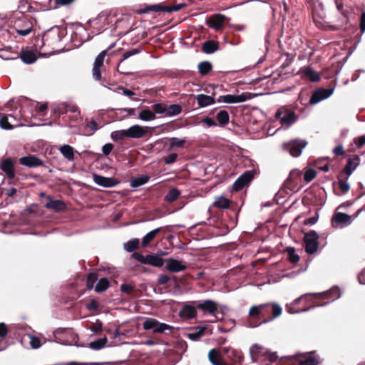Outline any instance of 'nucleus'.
Listing matches in <instances>:
<instances>
[{"label": "nucleus", "mask_w": 365, "mask_h": 365, "mask_svg": "<svg viewBox=\"0 0 365 365\" xmlns=\"http://www.w3.org/2000/svg\"><path fill=\"white\" fill-rule=\"evenodd\" d=\"M282 312V307L275 303L252 306L249 310L248 325L250 327H257L260 324H267L280 316Z\"/></svg>", "instance_id": "f257e3e1"}, {"label": "nucleus", "mask_w": 365, "mask_h": 365, "mask_svg": "<svg viewBox=\"0 0 365 365\" xmlns=\"http://www.w3.org/2000/svg\"><path fill=\"white\" fill-rule=\"evenodd\" d=\"M340 297L339 287L334 286L330 289L319 293H307L294 300V304H304L301 311H307L312 307L324 306Z\"/></svg>", "instance_id": "f03ea898"}, {"label": "nucleus", "mask_w": 365, "mask_h": 365, "mask_svg": "<svg viewBox=\"0 0 365 365\" xmlns=\"http://www.w3.org/2000/svg\"><path fill=\"white\" fill-rule=\"evenodd\" d=\"M308 143L304 139H293L283 143V149L288 152L292 157L297 158L301 155L302 150Z\"/></svg>", "instance_id": "7ed1b4c3"}, {"label": "nucleus", "mask_w": 365, "mask_h": 365, "mask_svg": "<svg viewBox=\"0 0 365 365\" xmlns=\"http://www.w3.org/2000/svg\"><path fill=\"white\" fill-rule=\"evenodd\" d=\"M64 31L58 27L52 28L44 33L41 41L43 46H53L59 43L63 36Z\"/></svg>", "instance_id": "20e7f679"}, {"label": "nucleus", "mask_w": 365, "mask_h": 365, "mask_svg": "<svg viewBox=\"0 0 365 365\" xmlns=\"http://www.w3.org/2000/svg\"><path fill=\"white\" fill-rule=\"evenodd\" d=\"M33 23L26 16L17 18L14 21L13 28L16 33L22 36L29 35L33 31Z\"/></svg>", "instance_id": "39448f33"}, {"label": "nucleus", "mask_w": 365, "mask_h": 365, "mask_svg": "<svg viewBox=\"0 0 365 365\" xmlns=\"http://www.w3.org/2000/svg\"><path fill=\"white\" fill-rule=\"evenodd\" d=\"M275 118L280 120L282 125L290 126L295 123L297 115L292 110L286 106H282L277 110Z\"/></svg>", "instance_id": "423d86ee"}, {"label": "nucleus", "mask_w": 365, "mask_h": 365, "mask_svg": "<svg viewBox=\"0 0 365 365\" xmlns=\"http://www.w3.org/2000/svg\"><path fill=\"white\" fill-rule=\"evenodd\" d=\"M131 257L142 264H150L156 267H161L164 264L163 259L155 255H148L144 256L140 252H134Z\"/></svg>", "instance_id": "0eeeda50"}, {"label": "nucleus", "mask_w": 365, "mask_h": 365, "mask_svg": "<svg viewBox=\"0 0 365 365\" xmlns=\"http://www.w3.org/2000/svg\"><path fill=\"white\" fill-rule=\"evenodd\" d=\"M145 330H152L153 333H163L166 330L172 331L173 327L167 324L160 323L153 318H147L143 323Z\"/></svg>", "instance_id": "6e6552de"}, {"label": "nucleus", "mask_w": 365, "mask_h": 365, "mask_svg": "<svg viewBox=\"0 0 365 365\" xmlns=\"http://www.w3.org/2000/svg\"><path fill=\"white\" fill-rule=\"evenodd\" d=\"M319 235L314 230H311L304 234V242L305 244V251L307 253L312 255L315 253L319 247Z\"/></svg>", "instance_id": "1a4fd4ad"}, {"label": "nucleus", "mask_w": 365, "mask_h": 365, "mask_svg": "<svg viewBox=\"0 0 365 365\" xmlns=\"http://www.w3.org/2000/svg\"><path fill=\"white\" fill-rule=\"evenodd\" d=\"M220 351L222 354L229 359L231 363L230 365H242L244 356L242 353L230 346L220 347Z\"/></svg>", "instance_id": "9d476101"}, {"label": "nucleus", "mask_w": 365, "mask_h": 365, "mask_svg": "<svg viewBox=\"0 0 365 365\" xmlns=\"http://www.w3.org/2000/svg\"><path fill=\"white\" fill-rule=\"evenodd\" d=\"M192 303L196 304L197 309L202 311L205 314L214 315L218 312V304L213 300L195 301Z\"/></svg>", "instance_id": "9b49d317"}, {"label": "nucleus", "mask_w": 365, "mask_h": 365, "mask_svg": "<svg viewBox=\"0 0 365 365\" xmlns=\"http://www.w3.org/2000/svg\"><path fill=\"white\" fill-rule=\"evenodd\" d=\"M302 173L298 170H292L284 182V187L291 191H297L298 182L300 180Z\"/></svg>", "instance_id": "f8f14e48"}, {"label": "nucleus", "mask_w": 365, "mask_h": 365, "mask_svg": "<svg viewBox=\"0 0 365 365\" xmlns=\"http://www.w3.org/2000/svg\"><path fill=\"white\" fill-rule=\"evenodd\" d=\"M250 353L253 355H263L269 362H276L278 360V356L274 352L264 351L263 348L258 344H254L250 348Z\"/></svg>", "instance_id": "ddd939ff"}, {"label": "nucleus", "mask_w": 365, "mask_h": 365, "mask_svg": "<svg viewBox=\"0 0 365 365\" xmlns=\"http://www.w3.org/2000/svg\"><path fill=\"white\" fill-rule=\"evenodd\" d=\"M0 169L5 173L9 179L15 177V168L13 160L10 158L2 159L0 161Z\"/></svg>", "instance_id": "4468645a"}, {"label": "nucleus", "mask_w": 365, "mask_h": 365, "mask_svg": "<svg viewBox=\"0 0 365 365\" xmlns=\"http://www.w3.org/2000/svg\"><path fill=\"white\" fill-rule=\"evenodd\" d=\"M333 93L332 88H319L316 90L312 95L309 103L316 104L319 101L329 98Z\"/></svg>", "instance_id": "2eb2a0df"}, {"label": "nucleus", "mask_w": 365, "mask_h": 365, "mask_svg": "<svg viewBox=\"0 0 365 365\" xmlns=\"http://www.w3.org/2000/svg\"><path fill=\"white\" fill-rule=\"evenodd\" d=\"M227 20V18L221 14H217L212 15L207 21V25L209 27L215 29L216 31L222 29L225 22Z\"/></svg>", "instance_id": "dca6fc26"}, {"label": "nucleus", "mask_w": 365, "mask_h": 365, "mask_svg": "<svg viewBox=\"0 0 365 365\" xmlns=\"http://www.w3.org/2000/svg\"><path fill=\"white\" fill-rule=\"evenodd\" d=\"M148 130V127H142L139 125H134L125 130L128 138H140L146 135Z\"/></svg>", "instance_id": "f3484780"}, {"label": "nucleus", "mask_w": 365, "mask_h": 365, "mask_svg": "<svg viewBox=\"0 0 365 365\" xmlns=\"http://www.w3.org/2000/svg\"><path fill=\"white\" fill-rule=\"evenodd\" d=\"M106 55V51H103L96 58L93 68V76L97 81H100L101 79V68L103 64Z\"/></svg>", "instance_id": "a211bd4d"}, {"label": "nucleus", "mask_w": 365, "mask_h": 365, "mask_svg": "<svg viewBox=\"0 0 365 365\" xmlns=\"http://www.w3.org/2000/svg\"><path fill=\"white\" fill-rule=\"evenodd\" d=\"M297 361L299 365H317L319 363V358L315 354V351H312L299 356Z\"/></svg>", "instance_id": "6ab92c4d"}, {"label": "nucleus", "mask_w": 365, "mask_h": 365, "mask_svg": "<svg viewBox=\"0 0 365 365\" xmlns=\"http://www.w3.org/2000/svg\"><path fill=\"white\" fill-rule=\"evenodd\" d=\"M247 99V96L242 93L241 95H225L220 96L217 99V102H224L226 103H237L246 101Z\"/></svg>", "instance_id": "aec40b11"}, {"label": "nucleus", "mask_w": 365, "mask_h": 365, "mask_svg": "<svg viewBox=\"0 0 365 365\" xmlns=\"http://www.w3.org/2000/svg\"><path fill=\"white\" fill-rule=\"evenodd\" d=\"M93 181L98 185L104 187H112L115 186L118 182L115 178H107L100 175H93Z\"/></svg>", "instance_id": "412c9836"}, {"label": "nucleus", "mask_w": 365, "mask_h": 365, "mask_svg": "<svg viewBox=\"0 0 365 365\" xmlns=\"http://www.w3.org/2000/svg\"><path fill=\"white\" fill-rule=\"evenodd\" d=\"M20 164L29 167L36 168L43 165V161L33 155L22 157L19 159Z\"/></svg>", "instance_id": "4be33fe9"}, {"label": "nucleus", "mask_w": 365, "mask_h": 365, "mask_svg": "<svg viewBox=\"0 0 365 365\" xmlns=\"http://www.w3.org/2000/svg\"><path fill=\"white\" fill-rule=\"evenodd\" d=\"M215 93H213L212 96L198 94L195 96V99L197 101L200 108H204L210 105H213L217 101L215 98Z\"/></svg>", "instance_id": "5701e85b"}, {"label": "nucleus", "mask_w": 365, "mask_h": 365, "mask_svg": "<svg viewBox=\"0 0 365 365\" xmlns=\"http://www.w3.org/2000/svg\"><path fill=\"white\" fill-rule=\"evenodd\" d=\"M165 268L170 272H178L184 271L186 269V265L178 259L169 258L166 259Z\"/></svg>", "instance_id": "b1692460"}, {"label": "nucleus", "mask_w": 365, "mask_h": 365, "mask_svg": "<svg viewBox=\"0 0 365 365\" xmlns=\"http://www.w3.org/2000/svg\"><path fill=\"white\" fill-rule=\"evenodd\" d=\"M359 161L360 158L358 155H354L353 158H349L346 165L339 173L344 174L347 176H350L352 172L359 165Z\"/></svg>", "instance_id": "393cba45"}, {"label": "nucleus", "mask_w": 365, "mask_h": 365, "mask_svg": "<svg viewBox=\"0 0 365 365\" xmlns=\"http://www.w3.org/2000/svg\"><path fill=\"white\" fill-rule=\"evenodd\" d=\"M48 202L45 207L47 209L53 210L56 212H61L66 208L65 202L60 200H53L51 196L47 197Z\"/></svg>", "instance_id": "a878e982"}, {"label": "nucleus", "mask_w": 365, "mask_h": 365, "mask_svg": "<svg viewBox=\"0 0 365 365\" xmlns=\"http://www.w3.org/2000/svg\"><path fill=\"white\" fill-rule=\"evenodd\" d=\"M196 304H185L180 312V315L186 319H193L197 316Z\"/></svg>", "instance_id": "bb28decb"}, {"label": "nucleus", "mask_w": 365, "mask_h": 365, "mask_svg": "<svg viewBox=\"0 0 365 365\" xmlns=\"http://www.w3.org/2000/svg\"><path fill=\"white\" fill-rule=\"evenodd\" d=\"M207 330V326H197L193 328L192 331L187 333L186 336L192 341H198L202 336L205 335Z\"/></svg>", "instance_id": "cd10ccee"}, {"label": "nucleus", "mask_w": 365, "mask_h": 365, "mask_svg": "<svg viewBox=\"0 0 365 365\" xmlns=\"http://www.w3.org/2000/svg\"><path fill=\"white\" fill-rule=\"evenodd\" d=\"M351 222L352 217L344 212H335L331 217V222H336L337 225L351 224Z\"/></svg>", "instance_id": "c85d7f7f"}, {"label": "nucleus", "mask_w": 365, "mask_h": 365, "mask_svg": "<svg viewBox=\"0 0 365 365\" xmlns=\"http://www.w3.org/2000/svg\"><path fill=\"white\" fill-rule=\"evenodd\" d=\"M59 151L62 154V155L66 158L68 161L72 162L75 159V153L79 155V153L74 150V148L69 145H63L60 147Z\"/></svg>", "instance_id": "c756f323"}, {"label": "nucleus", "mask_w": 365, "mask_h": 365, "mask_svg": "<svg viewBox=\"0 0 365 365\" xmlns=\"http://www.w3.org/2000/svg\"><path fill=\"white\" fill-rule=\"evenodd\" d=\"M301 72L305 77L308 78L312 82H318L320 81V75L309 66L301 68Z\"/></svg>", "instance_id": "7c9ffc66"}, {"label": "nucleus", "mask_w": 365, "mask_h": 365, "mask_svg": "<svg viewBox=\"0 0 365 365\" xmlns=\"http://www.w3.org/2000/svg\"><path fill=\"white\" fill-rule=\"evenodd\" d=\"M20 57L23 62L27 64L34 63L37 60L36 53L34 51H21L20 55L16 58Z\"/></svg>", "instance_id": "2f4dec72"}, {"label": "nucleus", "mask_w": 365, "mask_h": 365, "mask_svg": "<svg viewBox=\"0 0 365 365\" xmlns=\"http://www.w3.org/2000/svg\"><path fill=\"white\" fill-rule=\"evenodd\" d=\"M349 176L345 175L344 174L339 173L337 176V184L339 186V188L340 189L341 193V194H346L350 190V185L347 182V180Z\"/></svg>", "instance_id": "473e14b6"}, {"label": "nucleus", "mask_w": 365, "mask_h": 365, "mask_svg": "<svg viewBox=\"0 0 365 365\" xmlns=\"http://www.w3.org/2000/svg\"><path fill=\"white\" fill-rule=\"evenodd\" d=\"M219 49L218 42L212 40L206 41L202 43V51L207 54L212 53Z\"/></svg>", "instance_id": "72a5a7b5"}, {"label": "nucleus", "mask_w": 365, "mask_h": 365, "mask_svg": "<svg viewBox=\"0 0 365 365\" xmlns=\"http://www.w3.org/2000/svg\"><path fill=\"white\" fill-rule=\"evenodd\" d=\"M168 10V6H165L163 4H153V5H149L145 6L144 9H142L140 10V14H146L149 13L150 11L153 12H167Z\"/></svg>", "instance_id": "f704fd0d"}, {"label": "nucleus", "mask_w": 365, "mask_h": 365, "mask_svg": "<svg viewBox=\"0 0 365 365\" xmlns=\"http://www.w3.org/2000/svg\"><path fill=\"white\" fill-rule=\"evenodd\" d=\"M337 10L341 14L344 20L343 24H346L349 21V16L351 14V9H344V4L341 0H335Z\"/></svg>", "instance_id": "c9c22d12"}, {"label": "nucleus", "mask_w": 365, "mask_h": 365, "mask_svg": "<svg viewBox=\"0 0 365 365\" xmlns=\"http://www.w3.org/2000/svg\"><path fill=\"white\" fill-rule=\"evenodd\" d=\"M161 231V228L159 227V228H157V229H155L150 232H149L143 238V240H142V247H146L149 244L150 242H151L154 239L155 237H156V235Z\"/></svg>", "instance_id": "e433bc0d"}, {"label": "nucleus", "mask_w": 365, "mask_h": 365, "mask_svg": "<svg viewBox=\"0 0 365 365\" xmlns=\"http://www.w3.org/2000/svg\"><path fill=\"white\" fill-rule=\"evenodd\" d=\"M138 118L144 121H150L156 118L155 113L148 109H143L138 114Z\"/></svg>", "instance_id": "4c0bfd02"}, {"label": "nucleus", "mask_w": 365, "mask_h": 365, "mask_svg": "<svg viewBox=\"0 0 365 365\" xmlns=\"http://www.w3.org/2000/svg\"><path fill=\"white\" fill-rule=\"evenodd\" d=\"M197 68L200 75L206 76L212 71V66L209 61H202L198 64Z\"/></svg>", "instance_id": "58836bf2"}, {"label": "nucleus", "mask_w": 365, "mask_h": 365, "mask_svg": "<svg viewBox=\"0 0 365 365\" xmlns=\"http://www.w3.org/2000/svg\"><path fill=\"white\" fill-rule=\"evenodd\" d=\"M216 118L221 126H225L229 123V113L227 110H222L219 113H217Z\"/></svg>", "instance_id": "ea45409f"}, {"label": "nucleus", "mask_w": 365, "mask_h": 365, "mask_svg": "<svg viewBox=\"0 0 365 365\" xmlns=\"http://www.w3.org/2000/svg\"><path fill=\"white\" fill-rule=\"evenodd\" d=\"M180 195V191L175 188H171L165 196V200L168 202H173L175 201Z\"/></svg>", "instance_id": "a19ab883"}, {"label": "nucleus", "mask_w": 365, "mask_h": 365, "mask_svg": "<svg viewBox=\"0 0 365 365\" xmlns=\"http://www.w3.org/2000/svg\"><path fill=\"white\" fill-rule=\"evenodd\" d=\"M110 286L108 279L106 277L101 278L95 287V291L98 293H101L106 291Z\"/></svg>", "instance_id": "79ce46f5"}, {"label": "nucleus", "mask_w": 365, "mask_h": 365, "mask_svg": "<svg viewBox=\"0 0 365 365\" xmlns=\"http://www.w3.org/2000/svg\"><path fill=\"white\" fill-rule=\"evenodd\" d=\"M182 108L180 104H172L167 106L166 116H175L180 114Z\"/></svg>", "instance_id": "37998d69"}, {"label": "nucleus", "mask_w": 365, "mask_h": 365, "mask_svg": "<svg viewBox=\"0 0 365 365\" xmlns=\"http://www.w3.org/2000/svg\"><path fill=\"white\" fill-rule=\"evenodd\" d=\"M150 177L148 175H141L131 180L130 185L133 187L141 186L148 182Z\"/></svg>", "instance_id": "c03bdc74"}, {"label": "nucleus", "mask_w": 365, "mask_h": 365, "mask_svg": "<svg viewBox=\"0 0 365 365\" xmlns=\"http://www.w3.org/2000/svg\"><path fill=\"white\" fill-rule=\"evenodd\" d=\"M108 341L107 337L104 336L103 338L97 339L94 341H92L89 344V347L94 350H99L103 348Z\"/></svg>", "instance_id": "a18cd8bd"}, {"label": "nucleus", "mask_w": 365, "mask_h": 365, "mask_svg": "<svg viewBox=\"0 0 365 365\" xmlns=\"http://www.w3.org/2000/svg\"><path fill=\"white\" fill-rule=\"evenodd\" d=\"M139 244L140 241L138 239H132L124 245V248L127 252H132L139 247Z\"/></svg>", "instance_id": "49530a36"}, {"label": "nucleus", "mask_w": 365, "mask_h": 365, "mask_svg": "<svg viewBox=\"0 0 365 365\" xmlns=\"http://www.w3.org/2000/svg\"><path fill=\"white\" fill-rule=\"evenodd\" d=\"M286 252L288 255V259L292 263H297L299 261V256L295 253V249L293 247H287Z\"/></svg>", "instance_id": "de8ad7c7"}, {"label": "nucleus", "mask_w": 365, "mask_h": 365, "mask_svg": "<svg viewBox=\"0 0 365 365\" xmlns=\"http://www.w3.org/2000/svg\"><path fill=\"white\" fill-rule=\"evenodd\" d=\"M230 203V201L228 199L224 197H220L214 202L213 206L217 208L226 209L229 207Z\"/></svg>", "instance_id": "09e8293b"}, {"label": "nucleus", "mask_w": 365, "mask_h": 365, "mask_svg": "<svg viewBox=\"0 0 365 365\" xmlns=\"http://www.w3.org/2000/svg\"><path fill=\"white\" fill-rule=\"evenodd\" d=\"M111 138L115 142H120L125 138H128L125 130H115L111 133Z\"/></svg>", "instance_id": "8fccbe9b"}, {"label": "nucleus", "mask_w": 365, "mask_h": 365, "mask_svg": "<svg viewBox=\"0 0 365 365\" xmlns=\"http://www.w3.org/2000/svg\"><path fill=\"white\" fill-rule=\"evenodd\" d=\"M98 279V274L96 272H91L87 275L86 287L91 290L93 288L95 283Z\"/></svg>", "instance_id": "3c124183"}, {"label": "nucleus", "mask_w": 365, "mask_h": 365, "mask_svg": "<svg viewBox=\"0 0 365 365\" xmlns=\"http://www.w3.org/2000/svg\"><path fill=\"white\" fill-rule=\"evenodd\" d=\"M99 128L98 123L92 120L86 124L85 133L87 135H91Z\"/></svg>", "instance_id": "603ef678"}, {"label": "nucleus", "mask_w": 365, "mask_h": 365, "mask_svg": "<svg viewBox=\"0 0 365 365\" xmlns=\"http://www.w3.org/2000/svg\"><path fill=\"white\" fill-rule=\"evenodd\" d=\"M120 289L121 292L129 296H132L133 292L136 290L135 285L128 283L122 284Z\"/></svg>", "instance_id": "864d4df0"}, {"label": "nucleus", "mask_w": 365, "mask_h": 365, "mask_svg": "<svg viewBox=\"0 0 365 365\" xmlns=\"http://www.w3.org/2000/svg\"><path fill=\"white\" fill-rule=\"evenodd\" d=\"M0 127L4 130H11L14 128L9 122L7 115L0 113Z\"/></svg>", "instance_id": "5fc2aeb1"}, {"label": "nucleus", "mask_w": 365, "mask_h": 365, "mask_svg": "<svg viewBox=\"0 0 365 365\" xmlns=\"http://www.w3.org/2000/svg\"><path fill=\"white\" fill-rule=\"evenodd\" d=\"M153 111L155 114H164L166 116L167 105L161 103H155L153 106Z\"/></svg>", "instance_id": "6e6d98bb"}, {"label": "nucleus", "mask_w": 365, "mask_h": 365, "mask_svg": "<svg viewBox=\"0 0 365 365\" xmlns=\"http://www.w3.org/2000/svg\"><path fill=\"white\" fill-rule=\"evenodd\" d=\"M170 143L169 149H172L175 147L177 148H182L186 143V140L185 139H179L178 138H171L170 139Z\"/></svg>", "instance_id": "4d7b16f0"}, {"label": "nucleus", "mask_w": 365, "mask_h": 365, "mask_svg": "<svg viewBox=\"0 0 365 365\" xmlns=\"http://www.w3.org/2000/svg\"><path fill=\"white\" fill-rule=\"evenodd\" d=\"M254 175H255L254 170H247L243 174H242L239 177V178L240 179V180L244 181L247 185L253 179Z\"/></svg>", "instance_id": "13d9d810"}, {"label": "nucleus", "mask_w": 365, "mask_h": 365, "mask_svg": "<svg viewBox=\"0 0 365 365\" xmlns=\"http://www.w3.org/2000/svg\"><path fill=\"white\" fill-rule=\"evenodd\" d=\"M316 175L317 171L314 169L309 168L304 172V179L307 182H309L315 178Z\"/></svg>", "instance_id": "bf43d9fd"}, {"label": "nucleus", "mask_w": 365, "mask_h": 365, "mask_svg": "<svg viewBox=\"0 0 365 365\" xmlns=\"http://www.w3.org/2000/svg\"><path fill=\"white\" fill-rule=\"evenodd\" d=\"M170 280H173L175 283H177V277L173 276L172 277L167 274H162L158 277V282L160 284L164 285L167 284Z\"/></svg>", "instance_id": "052dcab7"}, {"label": "nucleus", "mask_w": 365, "mask_h": 365, "mask_svg": "<svg viewBox=\"0 0 365 365\" xmlns=\"http://www.w3.org/2000/svg\"><path fill=\"white\" fill-rule=\"evenodd\" d=\"M86 308L90 312H98L99 310V304L96 299H92L86 303Z\"/></svg>", "instance_id": "680f3d73"}, {"label": "nucleus", "mask_w": 365, "mask_h": 365, "mask_svg": "<svg viewBox=\"0 0 365 365\" xmlns=\"http://www.w3.org/2000/svg\"><path fill=\"white\" fill-rule=\"evenodd\" d=\"M0 57L4 60L15 59L14 53L7 49H0Z\"/></svg>", "instance_id": "e2e57ef3"}, {"label": "nucleus", "mask_w": 365, "mask_h": 365, "mask_svg": "<svg viewBox=\"0 0 365 365\" xmlns=\"http://www.w3.org/2000/svg\"><path fill=\"white\" fill-rule=\"evenodd\" d=\"M102 329L103 323L99 319H97L96 322L89 327V329L95 334L100 333L102 331Z\"/></svg>", "instance_id": "0e129e2a"}, {"label": "nucleus", "mask_w": 365, "mask_h": 365, "mask_svg": "<svg viewBox=\"0 0 365 365\" xmlns=\"http://www.w3.org/2000/svg\"><path fill=\"white\" fill-rule=\"evenodd\" d=\"M141 49L140 48H133V49H131L130 51H128L126 52H125L123 56H122V59H121V62L127 58H128L129 57L133 56V55H135L137 53H139L140 52Z\"/></svg>", "instance_id": "69168bd1"}, {"label": "nucleus", "mask_w": 365, "mask_h": 365, "mask_svg": "<svg viewBox=\"0 0 365 365\" xmlns=\"http://www.w3.org/2000/svg\"><path fill=\"white\" fill-rule=\"evenodd\" d=\"M246 185L247 184L244 181L240 180V179L238 178L233 184V190L235 191H240L242 190Z\"/></svg>", "instance_id": "338daca9"}, {"label": "nucleus", "mask_w": 365, "mask_h": 365, "mask_svg": "<svg viewBox=\"0 0 365 365\" xmlns=\"http://www.w3.org/2000/svg\"><path fill=\"white\" fill-rule=\"evenodd\" d=\"M178 158L177 153H171L163 158V161L165 164H172L176 161Z\"/></svg>", "instance_id": "774afa93"}]
</instances>
